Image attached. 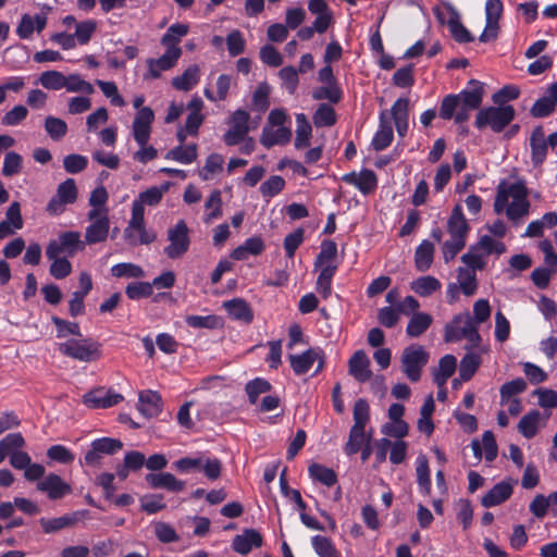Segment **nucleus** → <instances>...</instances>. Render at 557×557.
Masks as SVG:
<instances>
[{
	"mask_svg": "<svg viewBox=\"0 0 557 557\" xmlns=\"http://www.w3.org/2000/svg\"><path fill=\"white\" fill-rule=\"evenodd\" d=\"M46 25L47 16L44 14H37L35 16L23 14L16 27V34L21 39H29L34 32L41 33Z\"/></svg>",
	"mask_w": 557,
	"mask_h": 557,
	"instance_id": "5701e85b",
	"label": "nucleus"
},
{
	"mask_svg": "<svg viewBox=\"0 0 557 557\" xmlns=\"http://www.w3.org/2000/svg\"><path fill=\"white\" fill-rule=\"evenodd\" d=\"M87 515V510H77L57 518H40L39 524L46 534H51L66 528L75 527L78 521Z\"/></svg>",
	"mask_w": 557,
	"mask_h": 557,
	"instance_id": "4468645a",
	"label": "nucleus"
},
{
	"mask_svg": "<svg viewBox=\"0 0 557 557\" xmlns=\"http://www.w3.org/2000/svg\"><path fill=\"white\" fill-rule=\"evenodd\" d=\"M434 258V245L424 239L416 249L414 252V265L418 271L425 272L428 271Z\"/></svg>",
	"mask_w": 557,
	"mask_h": 557,
	"instance_id": "4c0bfd02",
	"label": "nucleus"
},
{
	"mask_svg": "<svg viewBox=\"0 0 557 557\" xmlns=\"http://www.w3.org/2000/svg\"><path fill=\"white\" fill-rule=\"evenodd\" d=\"M342 90L337 84H325L318 87L312 92V98L315 100H329L332 103H337L342 99Z\"/></svg>",
	"mask_w": 557,
	"mask_h": 557,
	"instance_id": "13d9d810",
	"label": "nucleus"
},
{
	"mask_svg": "<svg viewBox=\"0 0 557 557\" xmlns=\"http://www.w3.org/2000/svg\"><path fill=\"white\" fill-rule=\"evenodd\" d=\"M290 138L292 132L287 127L264 126L262 129L260 143L265 148H271L275 145H285L289 143Z\"/></svg>",
	"mask_w": 557,
	"mask_h": 557,
	"instance_id": "cd10ccee",
	"label": "nucleus"
},
{
	"mask_svg": "<svg viewBox=\"0 0 557 557\" xmlns=\"http://www.w3.org/2000/svg\"><path fill=\"white\" fill-rule=\"evenodd\" d=\"M321 268L322 269L317 280V292L320 293L324 299H326L331 295L332 278L336 272L337 267L335 264H326Z\"/></svg>",
	"mask_w": 557,
	"mask_h": 557,
	"instance_id": "de8ad7c7",
	"label": "nucleus"
},
{
	"mask_svg": "<svg viewBox=\"0 0 557 557\" xmlns=\"http://www.w3.org/2000/svg\"><path fill=\"white\" fill-rule=\"evenodd\" d=\"M233 78L231 75L221 74L216 79V95H214L209 88L205 89V96L210 101H223L226 99L228 91L232 87Z\"/></svg>",
	"mask_w": 557,
	"mask_h": 557,
	"instance_id": "09e8293b",
	"label": "nucleus"
},
{
	"mask_svg": "<svg viewBox=\"0 0 557 557\" xmlns=\"http://www.w3.org/2000/svg\"><path fill=\"white\" fill-rule=\"evenodd\" d=\"M271 87L267 82L259 83L252 95V106L259 112H265L270 107Z\"/></svg>",
	"mask_w": 557,
	"mask_h": 557,
	"instance_id": "6e6d98bb",
	"label": "nucleus"
},
{
	"mask_svg": "<svg viewBox=\"0 0 557 557\" xmlns=\"http://www.w3.org/2000/svg\"><path fill=\"white\" fill-rule=\"evenodd\" d=\"M530 202L527 199V189L521 183L510 185L500 184L494 201V210L496 213L505 211L507 218L519 223L520 219L528 215Z\"/></svg>",
	"mask_w": 557,
	"mask_h": 557,
	"instance_id": "f03ea898",
	"label": "nucleus"
},
{
	"mask_svg": "<svg viewBox=\"0 0 557 557\" xmlns=\"http://www.w3.org/2000/svg\"><path fill=\"white\" fill-rule=\"evenodd\" d=\"M59 351L82 362H91L101 356L100 344L91 338L66 341L59 344Z\"/></svg>",
	"mask_w": 557,
	"mask_h": 557,
	"instance_id": "20e7f679",
	"label": "nucleus"
},
{
	"mask_svg": "<svg viewBox=\"0 0 557 557\" xmlns=\"http://www.w3.org/2000/svg\"><path fill=\"white\" fill-rule=\"evenodd\" d=\"M371 361L364 350H357L348 361L349 374L360 383L369 381L372 376Z\"/></svg>",
	"mask_w": 557,
	"mask_h": 557,
	"instance_id": "aec40b11",
	"label": "nucleus"
},
{
	"mask_svg": "<svg viewBox=\"0 0 557 557\" xmlns=\"http://www.w3.org/2000/svg\"><path fill=\"white\" fill-rule=\"evenodd\" d=\"M145 480L152 488H165L170 492H182L185 488V483L170 472L148 473Z\"/></svg>",
	"mask_w": 557,
	"mask_h": 557,
	"instance_id": "393cba45",
	"label": "nucleus"
},
{
	"mask_svg": "<svg viewBox=\"0 0 557 557\" xmlns=\"http://www.w3.org/2000/svg\"><path fill=\"white\" fill-rule=\"evenodd\" d=\"M540 421V411L531 410L521 418V420L518 423V430L525 438H532L537 433Z\"/></svg>",
	"mask_w": 557,
	"mask_h": 557,
	"instance_id": "c03bdc74",
	"label": "nucleus"
},
{
	"mask_svg": "<svg viewBox=\"0 0 557 557\" xmlns=\"http://www.w3.org/2000/svg\"><path fill=\"white\" fill-rule=\"evenodd\" d=\"M457 360L453 355H445L440 359L438 367L433 371V380L437 387H443L454 374Z\"/></svg>",
	"mask_w": 557,
	"mask_h": 557,
	"instance_id": "473e14b6",
	"label": "nucleus"
},
{
	"mask_svg": "<svg viewBox=\"0 0 557 557\" xmlns=\"http://www.w3.org/2000/svg\"><path fill=\"white\" fill-rule=\"evenodd\" d=\"M123 400V396L112 389L96 388L84 395V404L89 408H110Z\"/></svg>",
	"mask_w": 557,
	"mask_h": 557,
	"instance_id": "f3484780",
	"label": "nucleus"
},
{
	"mask_svg": "<svg viewBox=\"0 0 557 557\" xmlns=\"http://www.w3.org/2000/svg\"><path fill=\"white\" fill-rule=\"evenodd\" d=\"M26 445L25 438L21 433H10L0 441V448L5 457H11L21 451Z\"/></svg>",
	"mask_w": 557,
	"mask_h": 557,
	"instance_id": "8fccbe9b",
	"label": "nucleus"
},
{
	"mask_svg": "<svg viewBox=\"0 0 557 557\" xmlns=\"http://www.w3.org/2000/svg\"><path fill=\"white\" fill-rule=\"evenodd\" d=\"M85 249V243L81 240L78 232L61 233L55 240H51L46 248L47 258L58 256L73 257L77 251Z\"/></svg>",
	"mask_w": 557,
	"mask_h": 557,
	"instance_id": "6e6552de",
	"label": "nucleus"
},
{
	"mask_svg": "<svg viewBox=\"0 0 557 557\" xmlns=\"http://www.w3.org/2000/svg\"><path fill=\"white\" fill-rule=\"evenodd\" d=\"M39 83L47 89L59 90L64 88L65 75L58 71H46L41 73Z\"/></svg>",
	"mask_w": 557,
	"mask_h": 557,
	"instance_id": "0e129e2a",
	"label": "nucleus"
},
{
	"mask_svg": "<svg viewBox=\"0 0 557 557\" xmlns=\"http://www.w3.org/2000/svg\"><path fill=\"white\" fill-rule=\"evenodd\" d=\"M189 27L187 24L175 23L172 24L166 33L161 38V45L166 50H182L178 47L181 39L188 34Z\"/></svg>",
	"mask_w": 557,
	"mask_h": 557,
	"instance_id": "f704fd0d",
	"label": "nucleus"
},
{
	"mask_svg": "<svg viewBox=\"0 0 557 557\" xmlns=\"http://www.w3.org/2000/svg\"><path fill=\"white\" fill-rule=\"evenodd\" d=\"M64 88L70 92H84L87 95L94 94V86L84 81L78 74H71L65 76Z\"/></svg>",
	"mask_w": 557,
	"mask_h": 557,
	"instance_id": "e2e57ef3",
	"label": "nucleus"
},
{
	"mask_svg": "<svg viewBox=\"0 0 557 557\" xmlns=\"http://www.w3.org/2000/svg\"><path fill=\"white\" fill-rule=\"evenodd\" d=\"M311 544L319 557H338V553L332 541L322 535H314Z\"/></svg>",
	"mask_w": 557,
	"mask_h": 557,
	"instance_id": "052dcab7",
	"label": "nucleus"
},
{
	"mask_svg": "<svg viewBox=\"0 0 557 557\" xmlns=\"http://www.w3.org/2000/svg\"><path fill=\"white\" fill-rule=\"evenodd\" d=\"M87 218L90 224L86 227L85 244L94 245L104 242L110 231L109 212L89 210Z\"/></svg>",
	"mask_w": 557,
	"mask_h": 557,
	"instance_id": "1a4fd4ad",
	"label": "nucleus"
},
{
	"mask_svg": "<svg viewBox=\"0 0 557 557\" xmlns=\"http://www.w3.org/2000/svg\"><path fill=\"white\" fill-rule=\"evenodd\" d=\"M37 490L45 493L50 500H59L72 493V486L59 474L49 473L37 483Z\"/></svg>",
	"mask_w": 557,
	"mask_h": 557,
	"instance_id": "f8f14e48",
	"label": "nucleus"
},
{
	"mask_svg": "<svg viewBox=\"0 0 557 557\" xmlns=\"http://www.w3.org/2000/svg\"><path fill=\"white\" fill-rule=\"evenodd\" d=\"M475 326L476 324L468 313L456 315L451 323L445 326L444 339L447 343L460 341Z\"/></svg>",
	"mask_w": 557,
	"mask_h": 557,
	"instance_id": "6ab92c4d",
	"label": "nucleus"
},
{
	"mask_svg": "<svg viewBox=\"0 0 557 557\" xmlns=\"http://www.w3.org/2000/svg\"><path fill=\"white\" fill-rule=\"evenodd\" d=\"M249 113L243 109L236 110L230 117V128L223 139L227 146H235L242 143L249 133Z\"/></svg>",
	"mask_w": 557,
	"mask_h": 557,
	"instance_id": "9b49d317",
	"label": "nucleus"
},
{
	"mask_svg": "<svg viewBox=\"0 0 557 557\" xmlns=\"http://www.w3.org/2000/svg\"><path fill=\"white\" fill-rule=\"evenodd\" d=\"M483 96V84L476 79H471L468 83V88L457 95L444 97L440 107V116L444 120L454 119L457 124H461L468 121L472 110L480 108Z\"/></svg>",
	"mask_w": 557,
	"mask_h": 557,
	"instance_id": "f257e3e1",
	"label": "nucleus"
},
{
	"mask_svg": "<svg viewBox=\"0 0 557 557\" xmlns=\"http://www.w3.org/2000/svg\"><path fill=\"white\" fill-rule=\"evenodd\" d=\"M206 209L208 212L203 215V222L209 224L222 215V196L221 191L213 190L206 200Z\"/></svg>",
	"mask_w": 557,
	"mask_h": 557,
	"instance_id": "49530a36",
	"label": "nucleus"
},
{
	"mask_svg": "<svg viewBox=\"0 0 557 557\" xmlns=\"http://www.w3.org/2000/svg\"><path fill=\"white\" fill-rule=\"evenodd\" d=\"M312 127L304 113L296 114V137L294 146L296 149H304L310 145Z\"/></svg>",
	"mask_w": 557,
	"mask_h": 557,
	"instance_id": "c9c22d12",
	"label": "nucleus"
},
{
	"mask_svg": "<svg viewBox=\"0 0 557 557\" xmlns=\"http://www.w3.org/2000/svg\"><path fill=\"white\" fill-rule=\"evenodd\" d=\"M152 293V284L148 282H133L125 288V294L132 300L150 297Z\"/></svg>",
	"mask_w": 557,
	"mask_h": 557,
	"instance_id": "69168bd1",
	"label": "nucleus"
},
{
	"mask_svg": "<svg viewBox=\"0 0 557 557\" xmlns=\"http://www.w3.org/2000/svg\"><path fill=\"white\" fill-rule=\"evenodd\" d=\"M393 140V128L391 122L387 120L386 112L380 114V127L372 139L374 150L381 151L388 147Z\"/></svg>",
	"mask_w": 557,
	"mask_h": 557,
	"instance_id": "c756f323",
	"label": "nucleus"
},
{
	"mask_svg": "<svg viewBox=\"0 0 557 557\" xmlns=\"http://www.w3.org/2000/svg\"><path fill=\"white\" fill-rule=\"evenodd\" d=\"M525 389H527V383L521 377L505 383L504 385H502V387L499 389L500 405H505L506 401H509V399H512L511 398L512 396L521 394Z\"/></svg>",
	"mask_w": 557,
	"mask_h": 557,
	"instance_id": "bf43d9fd",
	"label": "nucleus"
},
{
	"mask_svg": "<svg viewBox=\"0 0 557 557\" xmlns=\"http://www.w3.org/2000/svg\"><path fill=\"white\" fill-rule=\"evenodd\" d=\"M433 318L426 312H416L411 315L406 333L409 337H419L422 335L432 324Z\"/></svg>",
	"mask_w": 557,
	"mask_h": 557,
	"instance_id": "ea45409f",
	"label": "nucleus"
},
{
	"mask_svg": "<svg viewBox=\"0 0 557 557\" xmlns=\"http://www.w3.org/2000/svg\"><path fill=\"white\" fill-rule=\"evenodd\" d=\"M45 129L53 140L62 139L67 133L65 121L54 116H47L45 120Z\"/></svg>",
	"mask_w": 557,
	"mask_h": 557,
	"instance_id": "680f3d73",
	"label": "nucleus"
},
{
	"mask_svg": "<svg viewBox=\"0 0 557 557\" xmlns=\"http://www.w3.org/2000/svg\"><path fill=\"white\" fill-rule=\"evenodd\" d=\"M198 157L197 152V145L191 144L188 146H178L173 149H171L165 158L170 160L177 161L183 164H190L193 163Z\"/></svg>",
	"mask_w": 557,
	"mask_h": 557,
	"instance_id": "37998d69",
	"label": "nucleus"
},
{
	"mask_svg": "<svg viewBox=\"0 0 557 557\" xmlns=\"http://www.w3.org/2000/svg\"><path fill=\"white\" fill-rule=\"evenodd\" d=\"M170 244L164 248V253L170 259L183 257L189 249V228L184 220H180L166 232Z\"/></svg>",
	"mask_w": 557,
	"mask_h": 557,
	"instance_id": "0eeeda50",
	"label": "nucleus"
},
{
	"mask_svg": "<svg viewBox=\"0 0 557 557\" xmlns=\"http://www.w3.org/2000/svg\"><path fill=\"white\" fill-rule=\"evenodd\" d=\"M416 474L419 490L422 494L431 493V476L429 460L425 455H419L416 460Z\"/></svg>",
	"mask_w": 557,
	"mask_h": 557,
	"instance_id": "a19ab883",
	"label": "nucleus"
},
{
	"mask_svg": "<svg viewBox=\"0 0 557 557\" xmlns=\"http://www.w3.org/2000/svg\"><path fill=\"white\" fill-rule=\"evenodd\" d=\"M317 127H330L336 123L335 110L326 103H321L312 116Z\"/></svg>",
	"mask_w": 557,
	"mask_h": 557,
	"instance_id": "603ef678",
	"label": "nucleus"
},
{
	"mask_svg": "<svg viewBox=\"0 0 557 557\" xmlns=\"http://www.w3.org/2000/svg\"><path fill=\"white\" fill-rule=\"evenodd\" d=\"M317 360L319 364L315 372H319L324 367V360L320 349L310 348L300 355H289L290 367L297 375L307 373Z\"/></svg>",
	"mask_w": 557,
	"mask_h": 557,
	"instance_id": "2eb2a0df",
	"label": "nucleus"
},
{
	"mask_svg": "<svg viewBox=\"0 0 557 557\" xmlns=\"http://www.w3.org/2000/svg\"><path fill=\"white\" fill-rule=\"evenodd\" d=\"M163 401L158 392L146 389L141 391L138 396L137 408L146 418H153L161 413Z\"/></svg>",
	"mask_w": 557,
	"mask_h": 557,
	"instance_id": "412c9836",
	"label": "nucleus"
},
{
	"mask_svg": "<svg viewBox=\"0 0 557 557\" xmlns=\"http://www.w3.org/2000/svg\"><path fill=\"white\" fill-rule=\"evenodd\" d=\"M200 69L197 64L188 66L182 75L172 79V86L177 90L188 91L199 82Z\"/></svg>",
	"mask_w": 557,
	"mask_h": 557,
	"instance_id": "e433bc0d",
	"label": "nucleus"
},
{
	"mask_svg": "<svg viewBox=\"0 0 557 557\" xmlns=\"http://www.w3.org/2000/svg\"><path fill=\"white\" fill-rule=\"evenodd\" d=\"M457 284L460 286L461 292L466 296H472L476 293L478 281L476 274L473 270L466 268L457 269Z\"/></svg>",
	"mask_w": 557,
	"mask_h": 557,
	"instance_id": "79ce46f5",
	"label": "nucleus"
},
{
	"mask_svg": "<svg viewBox=\"0 0 557 557\" xmlns=\"http://www.w3.org/2000/svg\"><path fill=\"white\" fill-rule=\"evenodd\" d=\"M309 475L326 486H333L337 482V475L331 468L320 463H312L308 468Z\"/></svg>",
	"mask_w": 557,
	"mask_h": 557,
	"instance_id": "a18cd8bd",
	"label": "nucleus"
},
{
	"mask_svg": "<svg viewBox=\"0 0 557 557\" xmlns=\"http://www.w3.org/2000/svg\"><path fill=\"white\" fill-rule=\"evenodd\" d=\"M368 437L369 435L367 436L364 429L351 426L348 441L344 447L345 453L348 456L357 454L368 441Z\"/></svg>",
	"mask_w": 557,
	"mask_h": 557,
	"instance_id": "864d4df0",
	"label": "nucleus"
},
{
	"mask_svg": "<svg viewBox=\"0 0 557 557\" xmlns=\"http://www.w3.org/2000/svg\"><path fill=\"white\" fill-rule=\"evenodd\" d=\"M481 364V357L478 354L469 352L463 356L459 366V376L462 381H469Z\"/></svg>",
	"mask_w": 557,
	"mask_h": 557,
	"instance_id": "3c124183",
	"label": "nucleus"
},
{
	"mask_svg": "<svg viewBox=\"0 0 557 557\" xmlns=\"http://www.w3.org/2000/svg\"><path fill=\"white\" fill-rule=\"evenodd\" d=\"M170 183H165L162 186H152L138 195L132 203V209L137 206L141 209L145 214V206H157L163 198V195L169 190Z\"/></svg>",
	"mask_w": 557,
	"mask_h": 557,
	"instance_id": "bb28decb",
	"label": "nucleus"
},
{
	"mask_svg": "<svg viewBox=\"0 0 557 557\" xmlns=\"http://www.w3.org/2000/svg\"><path fill=\"white\" fill-rule=\"evenodd\" d=\"M153 121L154 113L151 108L146 107L137 111L133 121L132 132L133 137L138 145L148 144Z\"/></svg>",
	"mask_w": 557,
	"mask_h": 557,
	"instance_id": "ddd939ff",
	"label": "nucleus"
},
{
	"mask_svg": "<svg viewBox=\"0 0 557 557\" xmlns=\"http://www.w3.org/2000/svg\"><path fill=\"white\" fill-rule=\"evenodd\" d=\"M516 111L512 106L488 107L479 110L474 125L479 129L491 128L500 133L515 119Z\"/></svg>",
	"mask_w": 557,
	"mask_h": 557,
	"instance_id": "7ed1b4c3",
	"label": "nucleus"
},
{
	"mask_svg": "<svg viewBox=\"0 0 557 557\" xmlns=\"http://www.w3.org/2000/svg\"><path fill=\"white\" fill-rule=\"evenodd\" d=\"M447 228L451 238L466 240V236L469 232V225L460 206H456L453 209L447 222Z\"/></svg>",
	"mask_w": 557,
	"mask_h": 557,
	"instance_id": "c85d7f7f",
	"label": "nucleus"
},
{
	"mask_svg": "<svg viewBox=\"0 0 557 557\" xmlns=\"http://www.w3.org/2000/svg\"><path fill=\"white\" fill-rule=\"evenodd\" d=\"M442 288V283L432 275H424L410 283V289L420 297H429Z\"/></svg>",
	"mask_w": 557,
	"mask_h": 557,
	"instance_id": "72a5a7b5",
	"label": "nucleus"
},
{
	"mask_svg": "<svg viewBox=\"0 0 557 557\" xmlns=\"http://www.w3.org/2000/svg\"><path fill=\"white\" fill-rule=\"evenodd\" d=\"M342 181L355 186L363 195L372 194L377 187V177L372 170L364 169L357 172L346 173L342 176Z\"/></svg>",
	"mask_w": 557,
	"mask_h": 557,
	"instance_id": "a211bd4d",
	"label": "nucleus"
},
{
	"mask_svg": "<svg viewBox=\"0 0 557 557\" xmlns=\"http://www.w3.org/2000/svg\"><path fill=\"white\" fill-rule=\"evenodd\" d=\"M48 259L52 261L50 265V274L54 278L62 280L72 272V264L65 257L58 256Z\"/></svg>",
	"mask_w": 557,
	"mask_h": 557,
	"instance_id": "774afa93",
	"label": "nucleus"
},
{
	"mask_svg": "<svg viewBox=\"0 0 557 557\" xmlns=\"http://www.w3.org/2000/svg\"><path fill=\"white\" fill-rule=\"evenodd\" d=\"M517 480L507 479L495 484L483 497L481 504L485 508L498 506L508 500L513 492Z\"/></svg>",
	"mask_w": 557,
	"mask_h": 557,
	"instance_id": "dca6fc26",
	"label": "nucleus"
},
{
	"mask_svg": "<svg viewBox=\"0 0 557 557\" xmlns=\"http://www.w3.org/2000/svg\"><path fill=\"white\" fill-rule=\"evenodd\" d=\"M262 545V536L255 529H246L242 534L234 537L232 548L242 555H247L252 547H260Z\"/></svg>",
	"mask_w": 557,
	"mask_h": 557,
	"instance_id": "b1692460",
	"label": "nucleus"
},
{
	"mask_svg": "<svg viewBox=\"0 0 557 557\" xmlns=\"http://www.w3.org/2000/svg\"><path fill=\"white\" fill-rule=\"evenodd\" d=\"M408 108L409 100L407 98H399L391 109L397 133L400 137H404L408 131Z\"/></svg>",
	"mask_w": 557,
	"mask_h": 557,
	"instance_id": "7c9ffc66",
	"label": "nucleus"
},
{
	"mask_svg": "<svg viewBox=\"0 0 557 557\" xmlns=\"http://www.w3.org/2000/svg\"><path fill=\"white\" fill-rule=\"evenodd\" d=\"M224 158L219 153L210 154L203 168L199 171V176L203 181L212 180L213 176L220 173L223 169Z\"/></svg>",
	"mask_w": 557,
	"mask_h": 557,
	"instance_id": "5fc2aeb1",
	"label": "nucleus"
},
{
	"mask_svg": "<svg viewBox=\"0 0 557 557\" xmlns=\"http://www.w3.org/2000/svg\"><path fill=\"white\" fill-rule=\"evenodd\" d=\"M97 23L94 20H87L76 24L74 38L79 45L89 42L91 36L96 32Z\"/></svg>",
	"mask_w": 557,
	"mask_h": 557,
	"instance_id": "338daca9",
	"label": "nucleus"
},
{
	"mask_svg": "<svg viewBox=\"0 0 557 557\" xmlns=\"http://www.w3.org/2000/svg\"><path fill=\"white\" fill-rule=\"evenodd\" d=\"M400 361L406 376L411 382H418L429 361V352L420 345H410L404 349Z\"/></svg>",
	"mask_w": 557,
	"mask_h": 557,
	"instance_id": "423d86ee",
	"label": "nucleus"
},
{
	"mask_svg": "<svg viewBox=\"0 0 557 557\" xmlns=\"http://www.w3.org/2000/svg\"><path fill=\"white\" fill-rule=\"evenodd\" d=\"M264 243L260 236L247 238L243 245L233 250L231 257L235 260H245L249 255L259 256L264 250Z\"/></svg>",
	"mask_w": 557,
	"mask_h": 557,
	"instance_id": "2f4dec72",
	"label": "nucleus"
},
{
	"mask_svg": "<svg viewBox=\"0 0 557 557\" xmlns=\"http://www.w3.org/2000/svg\"><path fill=\"white\" fill-rule=\"evenodd\" d=\"M223 307L235 320H240L248 323L253 319L252 311L244 299L235 298L227 300L223 304Z\"/></svg>",
	"mask_w": 557,
	"mask_h": 557,
	"instance_id": "58836bf2",
	"label": "nucleus"
},
{
	"mask_svg": "<svg viewBox=\"0 0 557 557\" xmlns=\"http://www.w3.org/2000/svg\"><path fill=\"white\" fill-rule=\"evenodd\" d=\"M111 274L115 277L141 278L145 276V271L137 264L123 262L113 265Z\"/></svg>",
	"mask_w": 557,
	"mask_h": 557,
	"instance_id": "4d7b16f0",
	"label": "nucleus"
},
{
	"mask_svg": "<svg viewBox=\"0 0 557 557\" xmlns=\"http://www.w3.org/2000/svg\"><path fill=\"white\" fill-rule=\"evenodd\" d=\"M124 238L131 246L148 245L156 240L157 235L145 226V214L139 206L132 209V216L124 230Z\"/></svg>",
	"mask_w": 557,
	"mask_h": 557,
	"instance_id": "39448f33",
	"label": "nucleus"
},
{
	"mask_svg": "<svg viewBox=\"0 0 557 557\" xmlns=\"http://www.w3.org/2000/svg\"><path fill=\"white\" fill-rule=\"evenodd\" d=\"M182 55V50H166L159 59H149L147 61L149 76L158 78L161 72L174 67Z\"/></svg>",
	"mask_w": 557,
	"mask_h": 557,
	"instance_id": "4be33fe9",
	"label": "nucleus"
},
{
	"mask_svg": "<svg viewBox=\"0 0 557 557\" xmlns=\"http://www.w3.org/2000/svg\"><path fill=\"white\" fill-rule=\"evenodd\" d=\"M530 147H531V160L532 163L537 166L541 165L547 156V143L545 139L544 129L542 126H536L530 137Z\"/></svg>",
	"mask_w": 557,
	"mask_h": 557,
	"instance_id": "a878e982",
	"label": "nucleus"
},
{
	"mask_svg": "<svg viewBox=\"0 0 557 557\" xmlns=\"http://www.w3.org/2000/svg\"><path fill=\"white\" fill-rule=\"evenodd\" d=\"M76 199L77 187L75 181L67 178L58 186L55 195L47 205V211L52 215L61 214L65 206L74 203Z\"/></svg>",
	"mask_w": 557,
	"mask_h": 557,
	"instance_id": "9d476101",
	"label": "nucleus"
}]
</instances>
